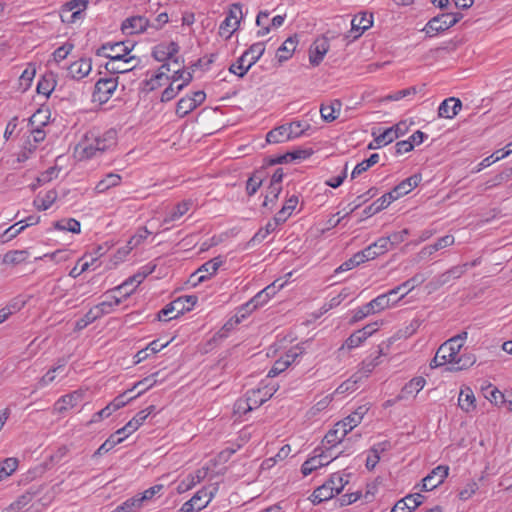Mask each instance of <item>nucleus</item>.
<instances>
[{
	"instance_id": "f257e3e1",
	"label": "nucleus",
	"mask_w": 512,
	"mask_h": 512,
	"mask_svg": "<svg viewBox=\"0 0 512 512\" xmlns=\"http://www.w3.org/2000/svg\"><path fill=\"white\" fill-rule=\"evenodd\" d=\"M366 411L367 409L364 406H360L343 420L337 422L325 435L323 443L334 447L342 442H350L351 438L345 439L346 435L361 423Z\"/></svg>"
},
{
	"instance_id": "f03ea898",
	"label": "nucleus",
	"mask_w": 512,
	"mask_h": 512,
	"mask_svg": "<svg viewBox=\"0 0 512 512\" xmlns=\"http://www.w3.org/2000/svg\"><path fill=\"white\" fill-rule=\"evenodd\" d=\"M265 52L264 42L252 44L237 60L229 67V71L242 78L248 70L260 59Z\"/></svg>"
},
{
	"instance_id": "7ed1b4c3",
	"label": "nucleus",
	"mask_w": 512,
	"mask_h": 512,
	"mask_svg": "<svg viewBox=\"0 0 512 512\" xmlns=\"http://www.w3.org/2000/svg\"><path fill=\"white\" fill-rule=\"evenodd\" d=\"M133 48L134 44H131L129 41L108 42L96 50V55L109 58L110 61H124V63H130L135 60V56L128 58H126V56Z\"/></svg>"
},
{
	"instance_id": "20e7f679",
	"label": "nucleus",
	"mask_w": 512,
	"mask_h": 512,
	"mask_svg": "<svg viewBox=\"0 0 512 512\" xmlns=\"http://www.w3.org/2000/svg\"><path fill=\"white\" fill-rule=\"evenodd\" d=\"M461 13H443L433 17L426 24L424 31L429 37L451 28L462 19Z\"/></svg>"
},
{
	"instance_id": "39448f33",
	"label": "nucleus",
	"mask_w": 512,
	"mask_h": 512,
	"mask_svg": "<svg viewBox=\"0 0 512 512\" xmlns=\"http://www.w3.org/2000/svg\"><path fill=\"white\" fill-rule=\"evenodd\" d=\"M118 86V77L100 78L94 87L93 101L104 104L110 100Z\"/></svg>"
},
{
	"instance_id": "423d86ee",
	"label": "nucleus",
	"mask_w": 512,
	"mask_h": 512,
	"mask_svg": "<svg viewBox=\"0 0 512 512\" xmlns=\"http://www.w3.org/2000/svg\"><path fill=\"white\" fill-rule=\"evenodd\" d=\"M242 18V7L240 4H233L225 19L219 27V35L226 39L230 38L237 30Z\"/></svg>"
},
{
	"instance_id": "0eeeda50",
	"label": "nucleus",
	"mask_w": 512,
	"mask_h": 512,
	"mask_svg": "<svg viewBox=\"0 0 512 512\" xmlns=\"http://www.w3.org/2000/svg\"><path fill=\"white\" fill-rule=\"evenodd\" d=\"M130 421L122 428L118 429L115 433L111 434L101 446L94 452L93 457H99L110 450L117 444L121 443L128 435L136 431L139 427L130 428Z\"/></svg>"
},
{
	"instance_id": "6e6552de",
	"label": "nucleus",
	"mask_w": 512,
	"mask_h": 512,
	"mask_svg": "<svg viewBox=\"0 0 512 512\" xmlns=\"http://www.w3.org/2000/svg\"><path fill=\"white\" fill-rule=\"evenodd\" d=\"M449 474V467L446 465H439L435 467L426 477L422 480L423 491H431L441 485Z\"/></svg>"
},
{
	"instance_id": "1a4fd4ad",
	"label": "nucleus",
	"mask_w": 512,
	"mask_h": 512,
	"mask_svg": "<svg viewBox=\"0 0 512 512\" xmlns=\"http://www.w3.org/2000/svg\"><path fill=\"white\" fill-rule=\"evenodd\" d=\"M421 179L422 177L420 174H414L404 179L398 185H396L392 191L387 193L388 198L392 201H395L401 196L408 194L411 190L419 185Z\"/></svg>"
},
{
	"instance_id": "9d476101",
	"label": "nucleus",
	"mask_w": 512,
	"mask_h": 512,
	"mask_svg": "<svg viewBox=\"0 0 512 512\" xmlns=\"http://www.w3.org/2000/svg\"><path fill=\"white\" fill-rule=\"evenodd\" d=\"M426 280V276L422 273H417L410 279L404 281L402 284L397 287L391 289L389 294H393L394 296L398 295L400 292L401 295L397 299H393V304L397 303L399 300L404 298L410 291H412L415 287L421 285Z\"/></svg>"
},
{
	"instance_id": "9b49d317",
	"label": "nucleus",
	"mask_w": 512,
	"mask_h": 512,
	"mask_svg": "<svg viewBox=\"0 0 512 512\" xmlns=\"http://www.w3.org/2000/svg\"><path fill=\"white\" fill-rule=\"evenodd\" d=\"M149 26L150 22L144 16H132L122 22L121 31L126 35H133L146 31Z\"/></svg>"
},
{
	"instance_id": "f8f14e48",
	"label": "nucleus",
	"mask_w": 512,
	"mask_h": 512,
	"mask_svg": "<svg viewBox=\"0 0 512 512\" xmlns=\"http://www.w3.org/2000/svg\"><path fill=\"white\" fill-rule=\"evenodd\" d=\"M211 493L208 495L206 490H200L188 501H186L178 512H194L205 508L211 501Z\"/></svg>"
},
{
	"instance_id": "ddd939ff",
	"label": "nucleus",
	"mask_w": 512,
	"mask_h": 512,
	"mask_svg": "<svg viewBox=\"0 0 512 512\" xmlns=\"http://www.w3.org/2000/svg\"><path fill=\"white\" fill-rule=\"evenodd\" d=\"M329 50V41L326 37L315 40L309 50V61L312 66H318Z\"/></svg>"
},
{
	"instance_id": "4468645a",
	"label": "nucleus",
	"mask_w": 512,
	"mask_h": 512,
	"mask_svg": "<svg viewBox=\"0 0 512 512\" xmlns=\"http://www.w3.org/2000/svg\"><path fill=\"white\" fill-rule=\"evenodd\" d=\"M179 52L178 43L171 41L169 43H160L153 48L152 56L159 62H165L172 59Z\"/></svg>"
},
{
	"instance_id": "2eb2a0df",
	"label": "nucleus",
	"mask_w": 512,
	"mask_h": 512,
	"mask_svg": "<svg viewBox=\"0 0 512 512\" xmlns=\"http://www.w3.org/2000/svg\"><path fill=\"white\" fill-rule=\"evenodd\" d=\"M423 499L424 496L420 493L409 494L397 501L391 512H412L422 504Z\"/></svg>"
},
{
	"instance_id": "dca6fc26",
	"label": "nucleus",
	"mask_w": 512,
	"mask_h": 512,
	"mask_svg": "<svg viewBox=\"0 0 512 512\" xmlns=\"http://www.w3.org/2000/svg\"><path fill=\"white\" fill-rule=\"evenodd\" d=\"M271 396L272 393L266 390V388L248 390L246 393L247 410H253L260 407L268 399H270Z\"/></svg>"
},
{
	"instance_id": "f3484780",
	"label": "nucleus",
	"mask_w": 512,
	"mask_h": 512,
	"mask_svg": "<svg viewBox=\"0 0 512 512\" xmlns=\"http://www.w3.org/2000/svg\"><path fill=\"white\" fill-rule=\"evenodd\" d=\"M116 135L115 130H108L102 135L95 133L94 131H90L89 139L94 140L95 144L98 146L97 149L101 150L103 153L116 145Z\"/></svg>"
},
{
	"instance_id": "a211bd4d",
	"label": "nucleus",
	"mask_w": 512,
	"mask_h": 512,
	"mask_svg": "<svg viewBox=\"0 0 512 512\" xmlns=\"http://www.w3.org/2000/svg\"><path fill=\"white\" fill-rule=\"evenodd\" d=\"M462 108V102L455 97L445 99L438 108V116L441 118L452 119Z\"/></svg>"
},
{
	"instance_id": "6ab92c4d",
	"label": "nucleus",
	"mask_w": 512,
	"mask_h": 512,
	"mask_svg": "<svg viewBox=\"0 0 512 512\" xmlns=\"http://www.w3.org/2000/svg\"><path fill=\"white\" fill-rule=\"evenodd\" d=\"M92 70L91 59L81 58L70 64L68 74L72 79L81 80Z\"/></svg>"
},
{
	"instance_id": "aec40b11",
	"label": "nucleus",
	"mask_w": 512,
	"mask_h": 512,
	"mask_svg": "<svg viewBox=\"0 0 512 512\" xmlns=\"http://www.w3.org/2000/svg\"><path fill=\"white\" fill-rule=\"evenodd\" d=\"M98 146L94 140L89 139V132L86 133L84 139L77 145L76 151L80 159H90L102 154L101 150L96 149Z\"/></svg>"
},
{
	"instance_id": "412c9836",
	"label": "nucleus",
	"mask_w": 512,
	"mask_h": 512,
	"mask_svg": "<svg viewBox=\"0 0 512 512\" xmlns=\"http://www.w3.org/2000/svg\"><path fill=\"white\" fill-rule=\"evenodd\" d=\"M180 304H182L181 300H174L170 302L158 312L157 319L159 321H169L183 315L185 313V308L183 306L180 307Z\"/></svg>"
},
{
	"instance_id": "4be33fe9",
	"label": "nucleus",
	"mask_w": 512,
	"mask_h": 512,
	"mask_svg": "<svg viewBox=\"0 0 512 512\" xmlns=\"http://www.w3.org/2000/svg\"><path fill=\"white\" fill-rule=\"evenodd\" d=\"M82 398L83 393L81 391H74L70 394L64 395L55 403V410L59 413L67 411L82 401Z\"/></svg>"
},
{
	"instance_id": "5701e85b",
	"label": "nucleus",
	"mask_w": 512,
	"mask_h": 512,
	"mask_svg": "<svg viewBox=\"0 0 512 512\" xmlns=\"http://www.w3.org/2000/svg\"><path fill=\"white\" fill-rule=\"evenodd\" d=\"M298 354L293 351L287 352L284 356L276 360L268 372V377H275L284 372L297 358Z\"/></svg>"
},
{
	"instance_id": "b1692460",
	"label": "nucleus",
	"mask_w": 512,
	"mask_h": 512,
	"mask_svg": "<svg viewBox=\"0 0 512 512\" xmlns=\"http://www.w3.org/2000/svg\"><path fill=\"white\" fill-rule=\"evenodd\" d=\"M458 405L461 410L470 413L476 409V399L474 392L468 386H463L458 397Z\"/></svg>"
},
{
	"instance_id": "393cba45",
	"label": "nucleus",
	"mask_w": 512,
	"mask_h": 512,
	"mask_svg": "<svg viewBox=\"0 0 512 512\" xmlns=\"http://www.w3.org/2000/svg\"><path fill=\"white\" fill-rule=\"evenodd\" d=\"M373 25V15L366 12L355 15L351 21L352 31L357 32L355 38L362 35L364 31Z\"/></svg>"
},
{
	"instance_id": "a878e982",
	"label": "nucleus",
	"mask_w": 512,
	"mask_h": 512,
	"mask_svg": "<svg viewBox=\"0 0 512 512\" xmlns=\"http://www.w3.org/2000/svg\"><path fill=\"white\" fill-rule=\"evenodd\" d=\"M297 44L298 40L296 35L288 37L282 43V45L278 48L276 52V57L279 63H283L292 57Z\"/></svg>"
},
{
	"instance_id": "bb28decb",
	"label": "nucleus",
	"mask_w": 512,
	"mask_h": 512,
	"mask_svg": "<svg viewBox=\"0 0 512 512\" xmlns=\"http://www.w3.org/2000/svg\"><path fill=\"white\" fill-rule=\"evenodd\" d=\"M336 493L333 491V487L329 486V483H324L314 490L311 495V501L314 505H318L324 501L330 500L333 498Z\"/></svg>"
},
{
	"instance_id": "cd10ccee",
	"label": "nucleus",
	"mask_w": 512,
	"mask_h": 512,
	"mask_svg": "<svg viewBox=\"0 0 512 512\" xmlns=\"http://www.w3.org/2000/svg\"><path fill=\"white\" fill-rule=\"evenodd\" d=\"M290 127L285 125H281L269 131L266 135V140L268 143H282L284 141L292 139L291 134L289 133Z\"/></svg>"
},
{
	"instance_id": "c85d7f7f",
	"label": "nucleus",
	"mask_w": 512,
	"mask_h": 512,
	"mask_svg": "<svg viewBox=\"0 0 512 512\" xmlns=\"http://www.w3.org/2000/svg\"><path fill=\"white\" fill-rule=\"evenodd\" d=\"M144 279L145 278L141 275V273L137 272L136 274L125 280L121 285H119L115 289V291L123 292L124 297H127L134 291L137 285L142 283Z\"/></svg>"
},
{
	"instance_id": "c756f323",
	"label": "nucleus",
	"mask_w": 512,
	"mask_h": 512,
	"mask_svg": "<svg viewBox=\"0 0 512 512\" xmlns=\"http://www.w3.org/2000/svg\"><path fill=\"white\" fill-rule=\"evenodd\" d=\"M53 227L60 231H69L74 234L81 232L80 222L74 218H64L53 223Z\"/></svg>"
},
{
	"instance_id": "7c9ffc66",
	"label": "nucleus",
	"mask_w": 512,
	"mask_h": 512,
	"mask_svg": "<svg viewBox=\"0 0 512 512\" xmlns=\"http://www.w3.org/2000/svg\"><path fill=\"white\" fill-rule=\"evenodd\" d=\"M56 86V80L53 73L42 76L37 84V92L48 97Z\"/></svg>"
},
{
	"instance_id": "2f4dec72",
	"label": "nucleus",
	"mask_w": 512,
	"mask_h": 512,
	"mask_svg": "<svg viewBox=\"0 0 512 512\" xmlns=\"http://www.w3.org/2000/svg\"><path fill=\"white\" fill-rule=\"evenodd\" d=\"M121 176L116 173H108L102 180H100L95 189L98 193H105L112 187L118 186L121 183Z\"/></svg>"
},
{
	"instance_id": "473e14b6",
	"label": "nucleus",
	"mask_w": 512,
	"mask_h": 512,
	"mask_svg": "<svg viewBox=\"0 0 512 512\" xmlns=\"http://www.w3.org/2000/svg\"><path fill=\"white\" fill-rule=\"evenodd\" d=\"M393 201L388 198L387 193L378 198L371 205L367 206L363 210V214L365 217H370L383 209L387 208Z\"/></svg>"
},
{
	"instance_id": "72a5a7b5",
	"label": "nucleus",
	"mask_w": 512,
	"mask_h": 512,
	"mask_svg": "<svg viewBox=\"0 0 512 512\" xmlns=\"http://www.w3.org/2000/svg\"><path fill=\"white\" fill-rule=\"evenodd\" d=\"M392 296L394 295L389 294V291L385 294L377 296L368 303L370 306V310H372L373 313H376L390 307V305H393Z\"/></svg>"
},
{
	"instance_id": "f704fd0d",
	"label": "nucleus",
	"mask_w": 512,
	"mask_h": 512,
	"mask_svg": "<svg viewBox=\"0 0 512 512\" xmlns=\"http://www.w3.org/2000/svg\"><path fill=\"white\" fill-rule=\"evenodd\" d=\"M384 354L383 348L381 346L378 347L377 355L370 356L364 359L360 364L361 373L368 377L370 373L380 364L379 358Z\"/></svg>"
},
{
	"instance_id": "c9c22d12",
	"label": "nucleus",
	"mask_w": 512,
	"mask_h": 512,
	"mask_svg": "<svg viewBox=\"0 0 512 512\" xmlns=\"http://www.w3.org/2000/svg\"><path fill=\"white\" fill-rule=\"evenodd\" d=\"M397 139V135L392 133L391 128H387L379 135L375 136L374 141L369 143L368 149H377L381 146H385Z\"/></svg>"
},
{
	"instance_id": "e433bc0d",
	"label": "nucleus",
	"mask_w": 512,
	"mask_h": 512,
	"mask_svg": "<svg viewBox=\"0 0 512 512\" xmlns=\"http://www.w3.org/2000/svg\"><path fill=\"white\" fill-rule=\"evenodd\" d=\"M426 384V380L424 377H414L405 386L402 388L400 398H404L405 395H410L414 393L420 392Z\"/></svg>"
},
{
	"instance_id": "4c0bfd02",
	"label": "nucleus",
	"mask_w": 512,
	"mask_h": 512,
	"mask_svg": "<svg viewBox=\"0 0 512 512\" xmlns=\"http://www.w3.org/2000/svg\"><path fill=\"white\" fill-rule=\"evenodd\" d=\"M192 205L191 200H184L182 202H179L175 207L169 212V214L165 217L164 223H170L173 222L180 217H182L188 210L190 209Z\"/></svg>"
},
{
	"instance_id": "58836bf2",
	"label": "nucleus",
	"mask_w": 512,
	"mask_h": 512,
	"mask_svg": "<svg viewBox=\"0 0 512 512\" xmlns=\"http://www.w3.org/2000/svg\"><path fill=\"white\" fill-rule=\"evenodd\" d=\"M29 256L27 250H11L4 254L3 264L18 265L26 261Z\"/></svg>"
},
{
	"instance_id": "ea45409f",
	"label": "nucleus",
	"mask_w": 512,
	"mask_h": 512,
	"mask_svg": "<svg viewBox=\"0 0 512 512\" xmlns=\"http://www.w3.org/2000/svg\"><path fill=\"white\" fill-rule=\"evenodd\" d=\"M341 107V102L339 100L333 101L330 105H321L320 113L321 117L326 122H332L337 119Z\"/></svg>"
},
{
	"instance_id": "a19ab883",
	"label": "nucleus",
	"mask_w": 512,
	"mask_h": 512,
	"mask_svg": "<svg viewBox=\"0 0 512 512\" xmlns=\"http://www.w3.org/2000/svg\"><path fill=\"white\" fill-rule=\"evenodd\" d=\"M476 362V357L473 354L467 353L458 355L449 368L451 371H459L471 367Z\"/></svg>"
},
{
	"instance_id": "79ce46f5",
	"label": "nucleus",
	"mask_w": 512,
	"mask_h": 512,
	"mask_svg": "<svg viewBox=\"0 0 512 512\" xmlns=\"http://www.w3.org/2000/svg\"><path fill=\"white\" fill-rule=\"evenodd\" d=\"M453 361H454V358H451L448 355L447 346L440 345L434 358L430 362V367L437 368V367L443 366L445 364L452 365Z\"/></svg>"
},
{
	"instance_id": "37998d69",
	"label": "nucleus",
	"mask_w": 512,
	"mask_h": 512,
	"mask_svg": "<svg viewBox=\"0 0 512 512\" xmlns=\"http://www.w3.org/2000/svg\"><path fill=\"white\" fill-rule=\"evenodd\" d=\"M223 263L224 259L221 256L214 257L213 259L205 262L200 268H198V272H200V274H205L210 278L217 272Z\"/></svg>"
},
{
	"instance_id": "c03bdc74",
	"label": "nucleus",
	"mask_w": 512,
	"mask_h": 512,
	"mask_svg": "<svg viewBox=\"0 0 512 512\" xmlns=\"http://www.w3.org/2000/svg\"><path fill=\"white\" fill-rule=\"evenodd\" d=\"M57 199V192L55 190H49L44 197H37L33 204L39 211H45L49 209Z\"/></svg>"
},
{
	"instance_id": "a18cd8bd",
	"label": "nucleus",
	"mask_w": 512,
	"mask_h": 512,
	"mask_svg": "<svg viewBox=\"0 0 512 512\" xmlns=\"http://www.w3.org/2000/svg\"><path fill=\"white\" fill-rule=\"evenodd\" d=\"M329 464V461L321 462V456H313L307 459L301 466V472L304 476L311 474L313 471L326 466Z\"/></svg>"
},
{
	"instance_id": "49530a36",
	"label": "nucleus",
	"mask_w": 512,
	"mask_h": 512,
	"mask_svg": "<svg viewBox=\"0 0 512 512\" xmlns=\"http://www.w3.org/2000/svg\"><path fill=\"white\" fill-rule=\"evenodd\" d=\"M484 397L495 405L504 403V394L499 391L495 386L489 384L482 388Z\"/></svg>"
},
{
	"instance_id": "de8ad7c7",
	"label": "nucleus",
	"mask_w": 512,
	"mask_h": 512,
	"mask_svg": "<svg viewBox=\"0 0 512 512\" xmlns=\"http://www.w3.org/2000/svg\"><path fill=\"white\" fill-rule=\"evenodd\" d=\"M99 318H101L99 311L93 307L82 318L76 321L75 329L82 330Z\"/></svg>"
},
{
	"instance_id": "09e8293b",
	"label": "nucleus",
	"mask_w": 512,
	"mask_h": 512,
	"mask_svg": "<svg viewBox=\"0 0 512 512\" xmlns=\"http://www.w3.org/2000/svg\"><path fill=\"white\" fill-rule=\"evenodd\" d=\"M277 227H278V224L275 221H273V220L268 221L267 224L265 225V227L260 228L255 233V235L251 238L250 242L253 244L261 243L269 234L274 232Z\"/></svg>"
},
{
	"instance_id": "8fccbe9b",
	"label": "nucleus",
	"mask_w": 512,
	"mask_h": 512,
	"mask_svg": "<svg viewBox=\"0 0 512 512\" xmlns=\"http://www.w3.org/2000/svg\"><path fill=\"white\" fill-rule=\"evenodd\" d=\"M196 109L194 102L190 99V95L182 97L176 105V114L183 118Z\"/></svg>"
},
{
	"instance_id": "3c124183",
	"label": "nucleus",
	"mask_w": 512,
	"mask_h": 512,
	"mask_svg": "<svg viewBox=\"0 0 512 512\" xmlns=\"http://www.w3.org/2000/svg\"><path fill=\"white\" fill-rule=\"evenodd\" d=\"M127 64L128 63H124V61H110L105 64V69L109 73L115 75L130 72L136 67V65L128 67Z\"/></svg>"
},
{
	"instance_id": "603ef678",
	"label": "nucleus",
	"mask_w": 512,
	"mask_h": 512,
	"mask_svg": "<svg viewBox=\"0 0 512 512\" xmlns=\"http://www.w3.org/2000/svg\"><path fill=\"white\" fill-rule=\"evenodd\" d=\"M281 191H282V186L269 185L268 189H267V194L265 196L262 206L272 209V207L276 203Z\"/></svg>"
},
{
	"instance_id": "864d4df0",
	"label": "nucleus",
	"mask_w": 512,
	"mask_h": 512,
	"mask_svg": "<svg viewBox=\"0 0 512 512\" xmlns=\"http://www.w3.org/2000/svg\"><path fill=\"white\" fill-rule=\"evenodd\" d=\"M50 115L47 111H43L42 109H38L30 118H29V126L42 128L46 126L49 122Z\"/></svg>"
},
{
	"instance_id": "5fc2aeb1",
	"label": "nucleus",
	"mask_w": 512,
	"mask_h": 512,
	"mask_svg": "<svg viewBox=\"0 0 512 512\" xmlns=\"http://www.w3.org/2000/svg\"><path fill=\"white\" fill-rule=\"evenodd\" d=\"M268 301L269 300L267 298V291L261 290L249 302L245 304V308L251 312L257 309L258 307L263 306Z\"/></svg>"
},
{
	"instance_id": "6e6d98bb",
	"label": "nucleus",
	"mask_w": 512,
	"mask_h": 512,
	"mask_svg": "<svg viewBox=\"0 0 512 512\" xmlns=\"http://www.w3.org/2000/svg\"><path fill=\"white\" fill-rule=\"evenodd\" d=\"M23 221H20L12 226H10L9 228H7L4 233L0 236V242L1 243H6L10 240H12L13 238H15L17 235H19L26 227L27 225H21L20 227L17 228V226L19 224H21Z\"/></svg>"
},
{
	"instance_id": "4d7b16f0",
	"label": "nucleus",
	"mask_w": 512,
	"mask_h": 512,
	"mask_svg": "<svg viewBox=\"0 0 512 512\" xmlns=\"http://www.w3.org/2000/svg\"><path fill=\"white\" fill-rule=\"evenodd\" d=\"M155 411V406L150 405L144 410L139 411L131 420H130V428L140 427L147 417Z\"/></svg>"
},
{
	"instance_id": "13d9d810",
	"label": "nucleus",
	"mask_w": 512,
	"mask_h": 512,
	"mask_svg": "<svg viewBox=\"0 0 512 512\" xmlns=\"http://www.w3.org/2000/svg\"><path fill=\"white\" fill-rule=\"evenodd\" d=\"M365 340L366 338L364 334L357 330L346 339L342 348L346 347L347 349L351 350L353 348L359 347Z\"/></svg>"
},
{
	"instance_id": "bf43d9fd",
	"label": "nucleus",
	"mask_w": 512,
	"mask_h": 512,
	"mask_svg": "<svg viewBox=\"0 0 512 512\" xmlns=\"http://www.w3.org/2000/svg\"><path fill=\"white\" fill-rule=\"evenodd\" d=\"M287 126L290 127L289 133L292 138L300 137L307 129L310 128V124L303 121H293L290 124H287Z\"/></svg>"
},
{
	"instance_id": "052dcab7",
	"label": "nucleus",
	"mask_w": 512,
	"mask_h": 512,
	"mask_svg": "<svg viewBox=\"0 0 512 512\" xmlns=\"http://www.w3.org/2000/svg\"><path fill=\"white\" fill-rule=\"evenodd\" d=\"M468 267V263H464L462 265L453 266L448 271L442 274L443 283L447 282L450 277L457 279L460 278L465 272Z\"/></svg>"
},
{
	"instance_id": "680f3d73",
	"label": "nucleus",
	"mask_w": 512,
	"mask_h": 512,
	"mask_svg": "<svg viewBox=\"0 0 512 512\" xmlns=\"http://www.w3.org/2000/svg\"><path fill=\"white\" fill-rule=\"evenodd\" d=\"M417 93L416 87H408L392 94H389L383 98L384 101H399L407 96L415 95Z\"/></svg>"
},
{
	"instance_id": "e2e57ef3",
	"label": "nucleus",
	"mask_w": 512,
	"mask_h": 512,
	"mask_svg": "<svg viewBox=\"0 0 512 512\" xmlns=\"http://www.w3.org/2000/svg\"><path fill=\"white\" fill-rule=\"evenodd\" d=\"M121 303V299L116 297V296H112L111 297V300H106V301H103L101 303H99L98 305L95 306V308L99 311L101 317L105 314H108L111 312L112 308L114 306H117Z\"/></svg>"
},
{
	"instance_id": "0e129e2a",
	"label": "nucleus",
	"mask_w": 512,
	"mask_h": 512,
	"mask_svg": "<svg viewBox=\"0 0 512 512\" xmlns=\"http://www.w3.org/2000/svg\"><path fill=\"white\" fill-rule=\"evenodd\" d=\"M73 48H74V45L72 43H70V42L64 43L62 46L58 47L53 52V54H52L53 60L56 63L61 62L70 54V52L73 50Z\"/></svg>"
},
{
	"instance_id": "69168bd1",
	"label": "nucleus",
	"mask_w": 512,
	"mask_h": 512,
	"mask_svg": "<svg viewBox=\"0 0 512 512\" xmlns=\"http://www.w3.org/2000/svg\"><path fill=\"white\" fill-rule=\"evenodd\" d=\"M88 1L85 0H72L66 3V7L69 11H72V18L76 19L80 13L86 9Z\"/></svg>"
},
{
	"instance_id": "338daca9",
	"label": "nucleus",
	"mask_w": 512,
	"mask_h": 512,
	"mask_svg": "<svg viewBox=\"0 0 512 512\" xmlns=\"http://www.w3.org/2000/svg\"><path fill=\"white\" fill-rule=\"evenodd\" d=\"M19 461L17 458H6L0 463V470L3 475L10 476L18 467Z\"/></svg>"
},
{
	"instance_id": "774afa93",
	"label": "nucleus",
	"mask_w": 512,
	"mask_h": 512,
	"mask_svg": "<svg viewBox=\"0 0 512 512\" xmlns=\"http://www.w3.org/2000/svg\"><path fill=\"white\" fill-rule=\"evenodd\" d=\"M36 69L33 65H29L20 76V85L26 90L30 87L33 78L35 77Z\"/></svg>"
}]
</instances>
